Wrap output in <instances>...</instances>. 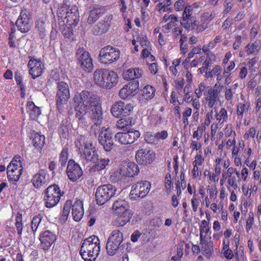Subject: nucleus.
Wrapping results in <instances>:
<instances>
[{"label":"nucleus","mask_w":261,"mask_h":261,"mask_svg":"<svg viewBox=\"0 0 261 261\" xmlns=\"http://www.w3.org/2000/svg\"><path fill=\"white\" fill-rule=\"evenodd\" d=\"M122 169V173L124 174L125 176L134 177L135 175H138L139 173L138 165L133 162L128 163L126 167H124Z\"/></svg>","instance_id":"a878e982"},{"label":"nucleus","mask_w":261,"mask_h":261,"mask_svg":"<svg viewBox=\"0 0 261 261\" xmlns=\"http://www.w3.org/2000/svg\"><path fill=\"white\" fill-rule=\"evenodd\" d=\"M210 230V228L208 227V222L206 221L205 220H203L201 222V225L200 226V239L202 240V238H204L203 235V233L205 232L206 233H208Z\"/></svg>","instance_id":"37998d69"},{"label":"nucleus","mask_w":261,"mask_h":261,"mask_svg":"<svg viewBox=\"0 0 261 261\" xmlns=\"http://www.w3.org/2000/svg\"><path fill=\"white\" fill-rule=\"evenodd\" d=\"M227 111L224 108H222L219 113L217 115V119L220 121L221 120L226 121L227 119Z\"/></svg>","instance_id":"09e8293b"},{"label":"nucleus","mask_w":261,"mask_h":261,"mask_svg":"<svg viewBox=\"0 0 261 261\" xmlns=\"http://www.w3.org/2000/svg\"><path fill=\"white\" fill-rule=\"evenodd\" d=\"M20 156H15L9 165L14 166L19 168H22V163L20 160Z\"/></svg>","instance_id":"864d4df0"},{"label":"nucleus","mask_w":261,"mask_h":261,"mask_svg":"<svg viewBox=\"0 0 261 261\" xmlns=\"http://www.w3.org/2000/svg\"><path fill=\"white\" fill-rule=\"evenodd\" d=\"M66 171L68 177L72 182L76 181L83 175L80 165L73 160L68 161Z\"/></svg>","instance_id":"a211bd4d"},{"label":"nucleus","mask_w":261,"mask_h":261,"mask_svg":"<svg viewBox=\"0 0 261 261\" xmlns=\"http://www.w3.org/2000/svg\"><path fill=\"white\" fill-rule=\"evenodd\" d=\"M192 13L193 9L191 8V7L190 6H186L183 12L182 19L194 17L192 16Z\"/></svg>","instance_id":"3c124183"},{"label":"nucleus","mask_w":261,"mask_h":261,"mask_svg":"<svg viewBox=\"0 0 261 261\" xmlns=\"http://www.w3.org/2000/svg\"><path fill=\"white\" fill-rule=\"evenodd\" d=\"M85 115H82L80 114H77V112H76V117H79V124H82L83 125H86L87 123V121L86 118L84 117Z\"/></svg>","instance_id":"052dcab7"},{"label":"nucleus","mask_w":261,"mask_h":261,"mask_svg":"<svg viewBox=\"0 0 261 261\" xmlns=\"http://www.w3.org/2000/svg\"><path fill=\"white\" fill-rule=\"evenodd\" d=\"M15 226L17 233L19 236L22 234V231L23 229V224L22 223V218L21 215L20 216H17L16 218Z\"/></svg>","instance_id":"c03bdc74"},{"label":"nucleus","mask_w":261,"mask_h":261,"mask_svg":"<svg viewBox=\"0 0 261 261\" xmlns=\"http://www.w3.org/2000/svg\"><path fill=\"white\" fill-rule=\"evenodd\" d=\"M180 24L187 30L193 31L198 29L199 21L195 17L182 19Z\"/></svg>","instance_id":"393cba45"},{"label":"nucleus","mask_w":261,"mask_h":261,"mask_svg":"<svg viewBox=\"0 0 261 261\" xmlns=\"http://www.w3.org/2000/svg\"><path fill=\"white\" fill-rule=\"evenodd\" d=\"M203 161L204 159L202 158L201 155H197L195 158V161L193 162V164L196 165V166H200L202 165Z\"/></svg>","instance_id":"e2e57ef3"},{"label":"nucleus","mask_w":261,"mask_h":261,"mask_svg":"<svg viewBox=\"0 0 261 261\" xmlns=\"http://www.w3.org/2000/svg\"><path fill=\"white\" fill-rule=\"evenodd\" d=\"M141 236V233L139 230H136L131 236V240L133 242H136Z\"/></svg>","instance_id":"69168bd1"},{"label":"nucleus","mask_w":261,"mask_h":261,"mask_svg":"<svg viewBox=\"0 0 261 261\" xmlns=\"http://www.w3.org/2000/svg\"><path fill=\"white\" fill-rule=\"evenodd\" d=\"M155 90L150 85H146L142 91L143 97L145 99L152 98L154 96Z\"/></svg>","instance_id":"2f4dec72"},{"label":"nucleus","mask_w":261,"mask_h":261,"mask_svg":"<svg viewBox=\"0 0 261 261\" xmlns=\"http://www.w3.org/2000/svg\"><path fill=\"white\" fill-rule=\"evenodd\" d=\"M133 111V106L130 103H125L122 101L115 102L111 107V112L116 118L129 116Z\"/></svg>","instance_id":"ddd939ff"},{"label":"nucleus","mask_w":261,"mask_h":261,"mask_svg":"<svg viewBox=\"0 0 261 261\" xmlns=\"http://www.w3.org/2000/svg\"><path fill=\"white\" fill-rule=\"evenodd\" d=\"M77 64L83 70L91 72L93 69L92 59L90 54L83 47L77 48L76 53Z\"/></svg>","instance_id":"9d476101"},{"label":"nucleus","mask_w":261,"mask_h":261,"mask_svg":"<svg viewBox=\"0 0 261 261\" xmlns=\"http://www.w3.org/2000/svg\"><path fill=\"white\" fill-rule=\"evenodd\" d=\"M68 125L67 124V121H63L59 128L60 135L63 138H65L68 133Z\"/></svg>","instance_id":"58836bf2"},{"label":"nucleus","mask_w":261,"mask_h":261,"mask_svg":"<svg viewBox=\"0 0 261 261\" xmlns=\"http://www.w3.org/2000/svg\"><path fill=\"white\" fill-rule=\"evenodd\" d=\"M125 179V174L122 173V169L121 168L120 171H116L114 172L110 176V180L112 182H117L122 181Z\"/></svg>","instance_id":"473e14b6"},{"label":"nucleus","mask_w":261,"mask_h":261,"mask_svg":"<svg viewBox=\"0 0 261 261\" xmlns=\"http://www.w3.org/2000/svg\"><path fill=\"white\" fill-rule=\"evenodd\" d=\"M249 108V103H240L238 105L237 108V114L239 116H241V117H243V113L244 112L247 111Z\"/></svg>","instance_id":"49530a36"},{"label":"nucleus","mask_w":261,"mask_h":261,"mask_svg":"<svg viewBox=\"0 0 261 261\" xmlns=\"http://www.w3.org/2000/svg\"><path fill=\"white\" fill-rule=\"evenodd\" d=\"M44 194L45 206L49 208L56 205L62 195L60 188L56 184L50 185L46 188L44 191Z\"/></svg>","instance_id":"6e6552de"},{"label":"nucleus","mask_w":261,"mask_h":261,"mask_svg":"<svg viewBox=\"0 0 261 261\" xmlns=\"http://www.w3.org/2000/svg\"><path fill=\"white\" fill-rule=\"evenodd\" d=\"M140 136L138 130H128L125 133L118 132L115 135V141L121 144L127 145L134 143Z\"/></svg>","instance_id":"2eb2a0df"},{"label":"nucleus","mask_w":261,"mask_h":261,"mask_svg":"<svg viewBox=\"0 0 261 261\" xmlns=\"http://www.w3.org/2000/svg\"><path fill=\"white\" fill-rule=\"evenodd\" d=\"M120 50L111 45L102 48L99 53V61L102 64H110L116 62L120 58Z\"/></svg>","instance_id":"423d86ee"},{"label":"nucleus","mask_w":261,"mask_h":261,"mask_svg":"<svg viewBox=\"0 0 261 261\" xmlns=\"http://www.w3.org/2000/svg\"><path fill=\"white\" fill-rule=\"evenodd\" d=\"M68 159V148H64L60 154L59 162L62 167H64Z\"/></svg>","instance_id":"ea45409f"},{"label":"nucleus","mask_w":261,"mask_h":261,"mask_svg":"<svg viewBox=\"0 0 261 261\" xmlns=\"http://www.w3.org/2000/svg\"><path fill=\"white\" fill-rule=\"evenodd\" d=\"M75 111L77 114L86 115L91 110V119L94 124L91 127L92 130L96 134V130L100 127L103 121V112L99 97L91 92L82 91L75 94L74 97Z\"/></svg>","instance_id":"f257e3e1"},{"label":"nucleus","mask_w":261,"mask_h":261,"mask_svg":"<svg viewBox=\"0 0 261 261\" xmlns=\"http://www.w3.org/2000/svg\"><path fill=\"white\" fill-rule=\"evenodd\" d=\"M259 48L258 42L255 41L252 44H248L246 46V51L248 55L255 54L259 51Z\"/></svg>","instance_id":"c9c22d12"},{"label":"nucleus","mask_w":261,"mask_h":261,"mask_svg":"<svg viewBox=\"0 0 261 261\" xmlns=\"http://www.w3.org/2000/svg\"><path fill=\"white\" fill-rule=\"evenodd\" d=\"M126 203H127V202L123 200L119 199L118 200H116L113 203V209L115 211L120 207V206H123Z\"/></svg>","instance_id":"4d7b16f0"},{"label":"nucleus","mask_w":261,"mask_h":261,"mask_svg":"<svg viewBox=\"0 0 261 261\" xmlns=\"http://www.w3.org/2000/svg\"><path fill=\"white\" fill-rule=\"evenodd\" d=\"M115 213L120 216L116 220V224L121 226L129 221L133 214L132 211L129 210L128 203L120 206L115 211Z\"/></svg>","instance_id":"f3484780"},{"label":"nucleus","mask_w":261,"mask_h":261,"mask_svg":"<svg viewBox=\"0 0 261 261\" xmlns=\"http://www.w3.org/2000/svg\"><path fill=\"white\" fill-rule=\"evenodd\" d=\"M168 133L166 130H162L161 132L156 133V138L158 143L161 140H165L168 137Z\"/></svg>","instance_id":"6e6d98bb"},{"label":"nucleus","mask_w":261,"mask_h":261,"mask_svg":"<svg viewBox=\"0 0 261 261\" xmlns=\"http://www.w3.org/2000/svg\"><path fill=\"white\" fill-rule=\"evenodd\" d=\"M72 208V215L75 221H79L84 215L83 201L81 200H76L73 203L70 200L66 201L63 208L62 214L60 218V221L64 223L68 219L70 208Z\"/></svg>","instance_id":"39448f33"},{"label":"nucleus","mask_w":261,"mask_h":261,"mask_svg":"<svg viewBox=\"0 0 261 261\" xmlns=\"http://www.w3.org/2000/svg\"><path fill=\"white\" fill-rule=\"evenodd\" d=\"M39 239L41 247L44 250H47L56 240V236L52 232L46 230L40 234Z\"/></svg>","instance_id":"aec40b11"},{"label":"nucleus","mask_w":261,"mask_h":261,"mask_svg":"<svg viewBox=\"0 0 261 261\" xmlns=\"http://www.w3.org/2000/svg\"><path fill=\"white\" fill-rule=\"evenodd\" d=\"M94 80L95 84L103 88L110 89L117 83V73L107 69H97L94 72Z\"/></svg>","instance_id":"20e7f679"},{"label":"nucleus","mask_w":261,"mask_h":261,"mask_svg":"<svg viewBox=\"0 0 261 261\" xmlns=\"http://www.w3.org/2000/svg\"><path fill=\"white\" fill-rule=\"evenodd\" d=\"M27 110L32 120H36L41 114L40 108L36 106L33 101L27 102Z\"/></svg>","instance_id":"cd10ccee"},{"label":"nucleus","mask_w":261,"mask_h":261,"mask_svg":"<svg viewBox=\"0 0 261 261\" xmlns=\"http://www.w3.org/2000/svg\"><path fill=\"white\" fill-rule=\"evenodd\" d=\"M70 97L68 85L64 82L57 83V92L56 94V104L57 109L60 111Z\"/></svg>","instance_id":"f8f14e48"},{"label":"nucleus","mask_w":261,"mask_h":261,"mask_svg":"<svg viewBox=\"0 0 261 261\" xmlns=\"http://www.w3.org/2000/svg\"><path fill=\"white\" fill-rule=\"evenodd\" d=\"M42 219V216L41 214H39L33 217L32 221L31 228L34 233L37 231V229Z\"/></svg>","instance_id":"4c0bfd02"},{"label":"nucleus","mask_w":261,"mask_h":261,"mask_svg":"<svg viewBox=\"0 0 261 261\" xmlns=\"http://www.w3.org/2000/svg\"><path fill=\"white\" fill-rule=\"evenodd\" d=\"M99 252V240L95 236L85 239L80 250L82 257L85 261H95Z\"/></svg>","instance_id":"7ed1b4c3"},{"label":"nucleus","mask_w":261,"mask_h":261,"mask_svg":"<svg viewBox=\"0 0 261 261\" xmlns=\"http://www.w3.org/2000/svg\"><path fill=\"white\" fill-rule=\"evenodd\" d=\"M110 160L109 159H99L97 164H95L94 167L98 170H101L106 168L108 165Z\"/></svg>","instance_id":"a19ab883"},{"label":"nucleus","mask_w":261,"mask_h":261,"mask_svg":"<svg viewBox=\"0 0 261 261\" xmlns=\"http://www.w3.org/2000/svg\"><path fill=\"white\" fill-rule=\"evenodd\" d=\"M57 14L60 19L68 28L75 27L80 20V15L77 7L74 5L70 6L67 0H64L59 4L57 10Z\"/></svg>","instance_id":"f03ea898"},{"label":"nucleus","mask_w":261,"mask_h":261,"mask_svg":"<svg viewBox=\"0 0 261 261\" xmlns=\"http://www.w3.org/2000/svg\"><path fill=\"white\" fill-rule=\"evenodd\" d=\"M41 64L40 61L36 60H30L28 63V66L30 67L29 72L33 79H35L42 74L43 69L41 68Z\"/></svg>","instance_id":"4be33fe9"},{"label":"nucleus","mask_w":261,"mask_h":261,"mask_svg":"<svg viewBox=\"0 0 261 261\" xmlns=\"http://www.w3.org/2000/svg\"><path fill=\"white\" fill-rule=\"evenodd\" d=\"M119 119L116 123V126L118 128L120 129H128L135 124V120L129 116L124 117H119Z\"/></svg>","instance_id":"c85d7f7f"},{"label":"nucleus","mask_w":261,"mask_h":261,"mask_svg":"<svg viewBox=\"0 0 261 261\" xmlns=\"http://www.w3.org/2000/svg\"><path fill=\"white\" fill-rule=\"evenodd\" d=\"M215 56L214 54L208 55L205 61L203 63V68L207 69L208 66L213 64L215 60Z\"/></svg>","instance_id":"de8ad7c7"},{"label":"nucleus","mask_w":261,"mask_h":261,"mask_svg":"<svg viewBox=\"0 0 261 261\" xmlns=\"http://www.w3.org/2000/svg\"><path fill=\"white\" fill-rule=\"evenodd\" d=\"M16 24L19 30L23 33L28 32L31 27L30 21L17 20Z\"/></svg>","instance_id":"f704fd0d"},{"label":"nucleus","mask_w":261,"mask_h":261,"mask_svg":"<svg viewBox=\"0 0 261 261\" xmlns=\"http://www.w3.org/2000/svg\"><path fill=\"white\" fill-rule=\"evenodd\" d=\"M151 188V184L147 180L141 181L134 185L130 192V195L135 196L131 198L145 197L149 193Z\"/></svg>","instance_id":"4468645a"},{"label":"nucleus","mask_w":261,"mask_h":261,"mask_svg":"<svg viewBox=\"0 0 261 261\" xmlns=\"http://www.w3.org/2000/svg\"><path fill=\"white\" fill-rule=\"evenodd\" d=\"M123 240L122 233L119 230L113 231L109 238L106 245L107 253L109 255H115L118 249L121 247V244Z\"/></svg>","instance_id":"1a4fd4ad"},{"label":"nucleus","mask_w":261,"mask_h":261,"mask_svg":"<svg viewBox=\"0 0 261 261\" xmlns=\"http://www.w3.org/2000/svg\"><path fill=\"white\" fill-rule=\"evenodd\" d=\"M83 151L84 157L87 162L96 163L98 161L97 150L92 143H85Z\"/></svg>","instance_id":"6ab92c4d"},{"label":"nucleus","mask_w":261,"mask_h":261,"mask_svg":"<svg viewBox=\"0 0 261 261\" xmlns=\"http://www.w3.org/2000/svg\"><path fill=\"white\" fill-rule=\"evenodd\" d=\"M48 26V22L43 20L39 19L36 22V28L40 39L44 40L46 38Z\"/></svg>","instance_id":"b1692460"},{"label":"nucleus","mask_w":261,"mask_h":261,"mask_svg":"<svg viewBox=\"0 0 261 261\" xmlns=\"http://www.w3.org/2000/svg\"><path fill=\"white\" fill-rule=\"evenodd\" d=\"M102 10L99 8H93L89 12L87 22L92 24L96 21L101 16Z\"/></svg>","instance_id":"c756f323"},{"label":"nucleus","mask_w":261,"mask_h":261,"mask_svg":"<svg viewBox=\"0 0 261 261\" xmlns=\"http://www.w3.org/2000/svg\"><path fill=\"white\" fill-rule=\"evenodd\" d=\"M154 151L149 149H140L136 153V159L140 165H146L151 164L155 159Z\"/></svg>","instance_id":"dca6fc26"},{"label":"nucleus","mask_w":261,"mask_h":261,"mask_svg":"<svg viewBox=\"0 0 261 261\" xmlns=\"http://www.w3.org/2000/svg\"><path fill=\"white\" fill-rule=\"evenodd\" d=\"M113 134L109 128L103 127L101 128L98 137V141L105 151L112 150L115 146Z\"/></svg>","instance_id":"9b49d317"},{"label":"nucleus","mask_w":261,"mask_h":261,"mask_svg":"<svg viewBox=\"0 0 261 261\" xmlns=\"http://www.w3.org/2000/svg\"><path fill=\"white\" fill-rule=\"evenodd\" d=\"M116 191V188L111 184L99 186L95 193L97 203L100 205L104 204L115 195Z\"/></svg>","instance_id":"0eeeda50"},{"label":"nucleus","mask_w":261,"mask_h":261,"mask_svg":"<svg viewBox=\"0 0 261 261\" xmlns=\"http://www.w3.org/2000/svg\"><path fill=\"white\" fill-rule=\"evenodd\" d=\"M185 2L184 0H178L174 4V8L176 11H181L182 10Z\"/></svg>","instance_id":"680f3d73"},{"label":"nucleus","mask_w":261,"mask_h":261,"mask_svg":"<svg viewBox=\"0 0 261 261\" xmlns=\"http://www.w3.org/2000/svg\"><path fill=\"white\" fill-rule=\"evenodd\" d=\"M135 73V70L133 68L129 69L123 72L122 75L125 80H134V74Z\"/></svg>","instance_id":"a18cd8bd"},{"label":"nucleus","mask_w":261,"mask_h":261,"mask_svg":"<svg viewBox=\"0 0 261 261\" xmlns=\"http://www.w3.org/2000/svg\"><path fill=\"white\" fill-rule=\"evenodd\" d=\"M45 143V137L43 135H41L39 133H36L34 135L33 140V145L38 148H41Z\"/></svg>","instance_id":"72a5a7b5"},{"label":"nucleus","mask_w":261,"mask_h":261,"mask_svg":"<svg viewBox=\"0 0 261 261\" xmlns=\"http://www.w3.org/2000/svg\"><path fill=\"white\" fill-rule=\"evenodd\" d=\"M191 91H192V88H191V85L187 84L184 88V93L185 94V96L184 99L185 101L190 102L189 97L188 98H187V96Z\"/></svg>","instance_id":"bf43d9fd"},{"label":"nucleus","mask_w":261,"mask_h":261,"mask_svg":"<svg viewBox=\"0 0 261 261\" xmlns=\"http://www.w3.org/2000/svg\"><path fill=\"white\" fill-rule=\"evenodd\" d=\"M31 18V12L26 9H24L21 10L20 15L17 20L30 21Z\"/></svg>","instance_id":"79ce46f5"},{"label":"nucleus","mask_w":261,"mask_h":261,"mask_svg":"<svg viewBox=\"0 0 261 261\" xmlns=\"http://www.w3.org/2000/svg\"><path fill=\"white\" fill-rule=\"evenodd\" d=\"M232 91L231 89H226L225 93V98L227 100H230L232 97Z\"/></svg>","instance_id":"774afa93"},{"label":"nucleus","mask_w":261,"mask_h":261,"mask_svg":"<svg viewBox=\"0 0 261 261\" xmlns=\"http://www.w3.org/2000/svg\"><path fill=\"white\" fill-rule=\"evenodd\" d=\"M200 243L202 245V250L204 255H210L213 251V242L211 241H207L202 238V240L200 239Z\"/></svg>","instance_id":"7c9ffc66"},{"label":"nucleus","mask_w":261,"mask_h":261,"mask_svg":"<svg viewBox=\"0 0 261 261\" xmlns=\"http://www.w3.org/2000/svg\"><path fill=\"white\" fill-rule=\"evenodd\" d=\"M110 24L108 21L103 20L95 24L93 29V34L95 35H100L106 33L109 29Z\"/></svg>","instance_id":"bb28decb"},{"label":"nucleus","mask_w":261,"mask_h":261,"mask_svg":"<svg viewBox=\"0 0 261 261\" xmlns=\"http://www.w3.org/2000/svg\"><path fill=\"white\" fill-rule=\"evenodd\" d=\"M135 70V73L134 74V80L141 77L143 74V71L138 68H133Z\"/></svg>","instance_id":"0e129e2a"},{"label":"nucleus","mask_w":261,"mask_h":261,"mask_svg":"<svg viewBox=\"0 0 261 261\" xmlns=\"http://www.w3.org/2000/svg\"><path fill=\"white\" fill-rule=\"evenodd\" d=\"M47 181L46 171L44 169H40L32 179V184L36 188H40Z\"/></svg>","instance_id":"412c9836"},{"label":"nucleus","mask_w":261,"mask_h":261,"mask_svg":"<svg viewBox=\"0 0 261 261\" xmlns=\"http://www.w3.org/2000/svg\"><path fill=\"white\" fill-rule=\"evenodd\" d=\"M139 86V83L138 80H133L126 85V87H128L129 90L133 91V92L138 89Z\"/></svg>","instance_id":"8fccbe9b"},{"label":"nucleus","mask_w":261,"mask_h":261,"mask_svg":"<svg viewBox=\"0 0 261 261\" xmlns=\"http://www.w3.org/2000/svg\"><path fill=\"white\" fill-rule=\"evenodd\" d=\"M172 185L171 175L170 174H167L165 179V188L167 190H170Z\"/></svg>","instance_id":"13d9d810"},{"label":"nucleus","mask_w":261,"mask_h":261,"mask_svg":"<svg viewBox=\"0 0 261 261\" xmlns=\"http://www.w3.org/2000/svg\"><path fill=\"white\" fill-rule=\"evenodd\" d=\"M126 85L120 90L119 95L122 99L126 98L130 94V91H127Z\"/></svg>","instance_id":"5fc2aeb1"},{"label":"nucleus","mask_w":261,"mask_h":261,"mask_svg":"<svg viewBox=\"0 0 261 261\" xmlns=\"http://www.w3.org/2000/svg\"><path fill=\"white\" fill-rule=\"evenodd\" d=\"M254 221V216L253 213H249V217L246 221V229L247 231H249V230L251 229L252 224Z\"/></svg>","instance_id":"603ef678"},{"label":"nucleus","mask_w":261,"mask_h":261,"mask_svg":"<svg viewBox=\"0 0 261 261\" xmlns=\"http://www.w3.org/2000/svg\"><path fill=\"white\" fill-rule=\"evenodd\" d=\"M7 170L9 180L11 181H17L22 174L23 169L8 165Z\"/></svg>","instance_id":"5701e85b"},{"label":"nucleus","mask_w":261,"mask_h":261,"mask_svg":"<svg viewBox=\"0 0 261 261\" xmlns=\"http://www.w3.org/2000/svg\"><path fill=\"white\" fill-rule=\"evenodd\" d=\"M208 94L213 97V98L217 99L218 97V91L217 90L211 88L208 90Z\"/></svg>","instance_id":"338daca9"},{"label":"nucleus","mask_w":261,"mask_h":261,"mask_svg":"<svg viewBox=\"0 0 261 261\" xmlns=\"http://www.w3.org/2000/svg\"><path fill=\"white\" fill-rule=\"evenodd\" d=\"M144 139L148 143L153 144H158V140L156 138V133L153 134L151 132H146L144 135Z\"/></svg>","instance_id":"e433bc0d"}]
</instances>
